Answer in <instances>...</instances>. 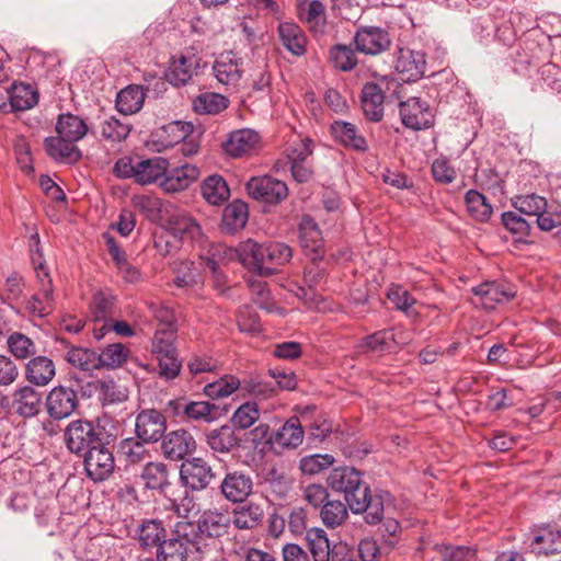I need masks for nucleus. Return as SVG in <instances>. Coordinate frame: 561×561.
<instances>
[{"mask_svg": "<svg viewBox=\"0 0 561 561\" xmlns=\"http://www.w3.org/2000/svg\"><path fill=\"white\" fill-rule=\"evenodd\" d=\"M334 458L329 454H314L300 459L299 468L305 474H317L333 465Z\"/></svg>", "mask_w": 561, "mask_h": 561, "instance_id": "nucleus-60", "label": "nucleus"}, {"mask_svg": "<svg viewBox=\"0 0 561 561\" xmlns=\"http://www.w3.org/2000/svg\"><path fill=\"white\" fill-rule=\"evenodd\" d=\"M168 168L169 162L162 157L140 160L136 163V182L145 185L162 180Z\"/></svg>", "mask_w": 561, "mask_h": 561, "instance_id": "nucleus-38", "label": "nucleus"}, {"mask_svg": "<svg viewBox=\"0 0 561 561\" xmlns=\"http://www.w3.org/2000/svg\"><path fill=\"white\" fill-rule=\"evenodd\" d=\"M514 207L528 216H537L547 208V201L545 197L537 194H527L516 196L513 201Z\"/></svg>", "mask_w": 561, "mask_h": 561, "instance_id": "nucleus-55", "label": "nucleus"}, {"mask_svg": "<svg viewBox=\"0 0 561 561\" xmlns=\"http://www.w3.org/2000/svg\"><path fill=\"white\" fill-rule=\"evenodd\" d=\"M115 316V297L110 291H96L92 297L90 318L93 327L110 322Z\"/></svg>", "mask_w": 561, "mask_h": 561, "instance_id": "nucleus-33", "label": "nucleus"}, {"mask_svg": "<svg viewBox=\"0 0 561 561\" xmlns=\"http://www.w3.org/2000/svg\"><path fill=\"white\" fill-rule=\"evenodd\" d=\"M207 446L217 454H229L240 447L241 438L236 428L225 424L205 433Z\"/></svg>", "mask_w": 561, "mask_h": 561, "instance_id": "nucleus-25", "label": "nucleus"}, {"mask_svg": "<svg viewBox=\"0 0 561 561\" xmlns=\"http://www.w3.org/2000/svg\"><path fill=\"white\" fill-rule=\"evenodd\" d=\"M353 42L356 49L367 55H377L386 50L390 45L388 34L379 27H362L356 32Z\"/></svg>", "mask_w": 561, "mask_h": 561, "instance_id": "nucleus-21", "label": "nucleus"}, {"mask_svg": "<svg viewBox=\"0 0 561 561\" xmlns=\"http://www.w3.org/2000/svg\"><path fill=\"white\" fill-rule=\"evenodd\" d=\"M241 256L243 262L250 263L260 275H272L274 268L265 265L280 266L288 263L293 257V250L284 242L260 244L250 239L242 244Z\"/></svg>", "mask_w": 561, "mask_h": 561, "instance_id": "nucleus-2", "label": "nucleus"}, {"mask_svg": "<svg viewBox=\"0 0 561 561\" xmlns=\"http://www.w3.org/2000/svg\"><path fill=\"white\" fill-rule=\"evenodd\" d=\"M260 417V411L255 403L245 402L241 404L232 414L231 422L234 428L247 430L251 427Z\"/></svg>", "mask_w": 561, "mask_h": 561, "instance_id": "nucleus-58", "label": "nucleus"}, {"mask_svg": "<svg viewBox=\"0 0 561 561\" xmlns=\"http://www.w3.org/2000/svg\"><path fill=\"white\" fill-rule=\"evenodd\" d=\"M399 87L400 84L397 80L387 78L376 83H366L360 96L364 116L370 122H380L383 117L385 101L391 98L400 100Z\"/></svg>", "mask_w": 561, "mask_h": 561, "instance_id": "nucleus-4", "label": "nucleus"}, {"mask_svg": "<svg viewBox=\"0 0 561 561\" xmlns=\"http://www.w3.org/2000/svg\"><path fill=\"white\" fill-rule=\"evenodd\" d=\"M169 231L179 241L196 240L201 237L202 230L198 222L186 214H178L169 220Z\"/></svg>", "mask_w": 561, "mask_h": 561, "instance_id": "nucleus-39", "label": "nucleus"}, {"mask_svg": "<svg viewBox=\"0 0 561 561\" xmlns=\"http://www.w3.org/2000/svg\"><path fill=\"white\" fill-rule=\"evenodd\" d=\"M175 340V329H160L156 330L152 339V353L157 356L168 354L175 351L173 342Z\"/></svg>", "mask_w": 561, "mask_h": 561, "instance_id": "nucleus-62", "label": "nucleus"}, {"mask_svg": "<svg viewBox=\"0 0 561 561\" xmlns=\"http://www.w3.org/2000/svg\"><path fill=\"white\" fill-rule=\"evenodd\" d=\"M297 13L302 22L308 23L312 28L318 26L324 19V5L319 0H297Z\"/></svg>", "mask_w": 561, "mask_h": 561, "instance_id": "nucleus-52", "label": "nucleus"}, {"mask_svg": "<svg viewBox=\"0 0 561 561\" xmlns=\"http://www.w3.org/2000/svg\"><path fill=\"white\" fill-rule=\"evenodd\" d=\"M278 36L284 47L293 55L301 56L306 53L307 38L297 24L291 22L279 23Z\"/></svg>", "mask_w": 561, "mask_h": 561, "instance_id": "nucleus-35", "label": "nucleus"}, {"mask_svg": "<svg viewBox=\"0 0 561 561\" xmlns=\"http://www.w3.org/2000/svg\"><path fill=\"white\" fill-rule=\"evenodd\" d=\"M347 517V508L341 501H329L321 510V518L328 527H335Z\"/></svg>", "mask_w": 561, "mask_h": 561, "instance_id": "nucleus-59", "label": "nucleus"}, {"mask_svg": "<svg viewBox=\"0 0 561 561\" xmlns=\"http://www.w3.org/2000/svg\"><path fill=\"white\" fill-rule=\"evenodd\" d=\"M55 129L57 135L76 141L82 139L88 133L85 122L71 113L59 115Z\"/></svg>", "mask_w": 561, "mask_h": 561, "instance_id": "nucleus-41", "label": "nucleus"}, {"mask_svg": "<svg viewBox=\"0 0 561 561\" xmlns=\"http://www.w3.org/2000/svg\"><path fill=\"white\" fill-rule=\"evenodd\" d=\"M13 407L22 417H34L42 410V394L31 386L18 388L13 393Z\"/></svg>", "mask_w": 561, "mask_h": 561, "instance_id": "nucleus-27", "label": "nucleus"}, {"mask_svg": "<svg viewBox=\"0 0 561 561\" xmlns=\"http://www.w3.org/2000/svg\"><path fill=\"white\" fill-rule=\"evenodd\" d=\"M264 517L263 508L255 503H248L233 511L232 523L238 529H253Z\"/></svg>", "mask_w": 561, "mask_h": 561, "instance_id": "nucleus-45", "label": "nucleus"}, {"mask_svg": "<svg viewBox=\"0 0 561 561\" xmlns=\"http://www.w3.org/2000/svg\"><path fill=\"white\" fill-rule=\"evenodd\" d=\"M67 362L84 371H91L100 368V358L98 353L84 347H71L66 354Z\"/></svg>", "mask_w": 561, "mask_h": 561, "instance_id": "nucleus-48", "label": "nucleus"}, {"mask_svg": "<svg viewBox=\"0 0 561 561\" xmlns=\"http://www.w3.org/2000/svg\"><path fill=\"white\" fill-rule=\"evenodd\" d=\"M81 457H83L87 476L93 481L105 480L114 470V456L107 448L105 440Z\"/></svg>", "mask_w": 561, "mask_h": 561, "instance_id": "nucleus-11", "label": "nucleus"}, {"mask_svg": "<svg viewBox=\"0 0 561 561\" xmlns=\"http://www.w3.org/2000/svg\"><path fill=\"white\" fill-rule=\"evenodd\" d=\"M245 188L252 198L267 204H279L288 196L287 184L270 175L251 178Z\"/></svg>", "mask_w": 561, "mask_h": 561, "instance_id": "nucleus-9", "label": "nucleus"}, {"mask_svg": "<svg viewBox=\"0 0 561 561\" xmlns=\"http://www.w3.org/2000/svg\"><path fill=\"white\" fill-rule=\"evenodd\" d=\"M167 430V420L164 415L154 409L140 411L136 416L135 433L137 438L156 443L162 438Z\"/></svg>", "mask_w": 561, "mask_h": 561, "instance_id": "nucleus-15", "label": "nucleus"}, {"mask_svg": "<svg viewBox=\"0 0 561 561\" xmlns=\"http://www.w3.org/2000/svg\"><path fill=\"white\" fill-rule=\"evenodd\" d=\"M7 345L9 352L16 359H27L37 352L35 343L21 332H13L8 336Z\"/></svg>", "mask_w": 561, "mask_h": 561, "instance_id": "nucleus-50", "label": "nucleus"}, {"mask_svg": "<svg viewBox=\"0 0 561 561\" xmlns=\"http://www.w3.org/2000/svg\"><path fill=\"white\" fill-rule=\"evenodd\" d=\"M115 332L119 336L131 337L135 335V330L126 321H112L104 322L101 327L94 325L92 328L93 336L96 340L103 339L107 333Z\"/></svg>", "mask_w": 561, "mask_h": 561, "instance_id": "nucleus-61", "label": "nucleus"}, {"mask_svg": "<svg viewBox=\"0 0 561 561\" xmlns=\"http://www.w3.org/2000/svg\"><path fill=\"white\" fill-rule=\"evenodd\" d=\"M79 407L77 391L67 386L54 387L45 399V408L48 416L55 421L69 417Z\"/></svg>", "mask_w": 561, "mask_h": 561, "instance_id": "nucleus-10", "label": "nucleus"}, {"mask_svg": "<svg viewBox=\"0 0 561 561\" xmlns=\"http://www.w3.org/2000/svg\"><path fill=\"white\" fill-rule=\"evenodd\" d=\"M201 190L203 197L211 205L224 204L230 196L227 182L217 174L206 178Z\"/></svg>", "mask_w": 561, "mask_h": 561, "instance_id": "nucleus-43", "label": "nucleus"}, {"mask_svg": "<svg viewBox=\"0 0 561 561\" xmlns=\"http://www.w3.org/2000/svg\"><path fill=\"white\" fill-rule=\"evenodd\" d=\"M502 222L504 227L513 234H516L519 240L529 234V222L514 211L504 213L502 215Z\"/></svg>", "mask_w": 561, "mask_h": 561, "instance_id": "nucleus-63", "label": "nucleus"}, {"mask_svg": "<svg viewBox=\"0 0 561 561\" xmlns=\"http://www.w3.org/2000/svg\"><path fill=\"white\" fill-rule=\"evenodd\" d=\"M160 375L167 379L175 378L181 370V362L178 358L176 350L168 354L158 355Z\"/></svg>", "mask_w": 561, "mask_h": 561, "instance_id": "nucleus-64", "label": "nucleus"}, {"mask_svg": "<svg viewBox=\"0 0 561 561\" xmlns=\"http://www.w3.org/2000/svg\"><path fill=\"white\" fill-rule=\"evenodd\" d=\"M216 473L208 461L201 457L186 458L180 467V481L183 486L199 492L207 489Z\"/></svg>", "mask_w": 561, "mask_h": 561, "instance_id": "nucleus-8", "label": "nucleus"}, {"mask_svg": "<svg viewBox=\"0 0 561 561\" xmlns=\"http://www.w3.org/2000/svg\"><path fill=\"white\" fill-rule=\"evenodd\" d=\"M465 202L467 210L472 218L479 221H486L492 215V206L485 196L476 190L466 193Z\"/></svg>", "mask_w": 561, "mask_h": 561, "instance_id": "nucleus-49", "label": "nucleus"}, {"mask_svg": "<svg viewBox=\"0 0 561 561\" xmlns=\"http://www.w3.org/2000/svg\"><path fill=\"white\" fill-rule=\"evenodd\" d=\"M248 217V205L241 201H233L222 211L221 230L233 234L245 226Z\"/></svg>", "mask_w": 561, "mask_h": 561, "instance_id": "nucleus-37", "label": "nucleus"}, {"mask_svg": "<svg viewBox=\"0 0 561 561\" xmlns=\"http://www.w3.org/2000/svg\"><path fill=\"white\" fill-rule=\"evenodd\" d=\"M307 548L314 561H330L331 545L322 528L313 527L306 531Z\"/></svg>", "mask_w": 561, "mask_h": 561, "instance_id": "nucleus-44", "label": "nucleus"}, {"mask_svg": "<svg viewBox=\"0 0 561 561\" xmlns=\"http://www.w3.org/2000/svg\"><path fill=\"white\" fill-rule=\"evenodd\" d=\"M202 542L195 541L193 528L185 520L176 522L156 553L157 561H187L201 557Z\"/></svg>", "mask_w": 561, "mask_h": 561, "instance_id": "nucleus-1", "label": "nucleus"}, {"mask_svg": "<svg viewBox=\"0 0 561 561\" xmlns=\"http://www.w3.org/2000/svg\"><path fill=\"white\" fill-rule=\"evenodd\" d=\"M56 375L54 362L43 355L32 357L25 366V378L34 386H47Z\"/></svg>", "mask_w": 561, "mask_h": 561, "instance_id": "nucleus-29", "label": "nucleus"}, {"mask_svg": "<svg viewBox=\"0 0 561 561\" xmlns=\"http://www.w3.org/2000/svg\"><path fill=\"white\" fill-rule=\"evenodd\" d=\"M147 442L136 437L122 439L117 446V457L125 468L146 463L151 458L150 450L146 447Z\"/></svg>", "mask_w": 561, "mask_h": 561, "instance_id": "nucleus-26", "label": "nucleus"}, {"mask_svg": "<svg viewBox=\"0 0 561 561\" xmlns=\"http://www.w3.org/2000/svg\"><path fill=\"white\" fill-rule=\"evenodd\" d=\"M298 231L305 254L310 261H321L324 256V243L321 231L314 219L309 215L302 216Z\"/></svg>", "mask_w": 561, "mask_h": 561, "instance_id": "nucleus-16", "label": "nucleus"}, {"mask_svg": "<svg viewBox=\"0 0 561 561\" xmlns=\"http://www.w3.org/2000/svg\"><path fill=\"white\" fill-rule=\"evenodd\" d=\"M185 522L186 525L193 528L195 541L202 542V551L204 552V548L206 547L204 539L219 538L227 535L231 519L227 514L218 510H207L199 515L196 523Z\"/></svg>", "mask_w": 561, "mask_h": 561, "instance_id": "nucleus-7", "label": "nucleus"}, {"mask_svg": "<svg viewBox=\"0 0 561 561\" xmlns=\"http://www.w3.org/2000/svg\"><path fill=\"white\" fill-rule=\"evenodd\" d=\"M104 440V428L87 419L73 420L64 430L67 449L80 457Z\"/></svg>", "mask_w": 561, "mask_h": 561, "instance_id": "nucleus-3", "label": "nucleus"}, {"mask_svg": "<svg viewBox=\"0 0 561 561\" xmlns=\"http://www.w3.org/2000/svg\"><path fill=\"white\" fill-rule=\"evenodd\" d=\"M394 69L403 81L421 79L426 69L425 54L405 47H400L394 57Z\"/></svg>", "mask_w": 561, "mask_h": 561, "instance_id": "nucleus-14", "label": "nucleus"}, {"mask_svg": "<svg viewBox=\"0 0 561 561\" xmlns=\"http://www.w3.org/2000/svg\"><path fill=\"white\" fill-rule=\"evenodd\" d=\"M145 96L140 85L130 84L117 93L116 108L124 115L135 114L142 107Z\"/></svg>", "mask_w": 561, "mask_h": 561, "instance_id": "nucleus-40", "label": "nucleus"}, {"mask_svg": "<svg viewBox=\"0 0 561 561\" xmlns=\"http://www.w3.org/2000/svg\"><path fill=\"white\" fill-rule=\"evenodd\" d=\"M531 551L537 556L561 553V529L546 526L537 530L530 543Z\"/></svg>", "mask_w": 561, "mask_h": 561, "instance_id": "nucleus-30", "label": "nucleus"}, {"mask_svg": "<svg viewBox=\"0 0 561 561\" xmlns=\"http://www.w3.org/2000/svg\"><path fill=\"white\" fill-rule=\"evenodd\" d=\"M329 486L334 492H341L344 494V500L348 505L351 497V469L347 467L334 468L329 478Z\"/></svg>", "mask_w": 561, "mask_h": 561, "instance_id": "nucleus-57", "label": "nucleus"}, {"mask_svg": "<svg viewBox=\"0 0 561 561\" xmlns=\"http://www.w3.org/2000/svg\"><path fill=\"white\" fill-rule=\"evenodd\" d=\"M360 472L353 468V514H364V520L369 525L379 524L383 518L382 494H371L368 484L358 478Z\"/></svg>", "mask_w": 561, "mask_h": 561, "instance_id": "nucleus-5", "label": "nucleus"}, {"mask_svg": "<svg viewBox=\"0 0 561 561\" xmlns=\"http://www.w3.org/2000/svg\"><path fill=\"white\" fill-rule=\"evenodd\" d=\"M402 124L411 129L420 130L433 125L434 115L426 102L419 98H410L407 101L399 100Z\"/></svg>", "mask_w": 561, "mask_h": 561, "instance_id": "nucleus-13", "label": "nucleus"}, {"mask_svg": "<svg viewBox=\"0 0 561 561\" xmlns=\"http://www.w3.org/2000/svg\"><path fill=\"white\" fill-rule=\"evenodd\" d=\"M387 296L391 304H393L398 310H401L407 316L414 317L417 314L413 308V306L416 304V300L405 288L401 286H391Z\"/></svg>", "mask_w": 561, "mask_h": 561, "instance_id": "nucleus-56", "label": "nucleus"}, {"mask_svg": "<svg viewBox=\"0 0 561 561\" xmlns=\"http://www.w3.org/2000/svg\"><path fill=\"white\" fill-rule=\"evenodd\" d=\"M201 58L193 51L187 49L179 57H173L165 78L174 87H183L192 79L193 72L199 66Z\"/></svg>", "mask_w": 561, "mask_h": 561, "instance_id": "nucleus-19", "label": "nucleus"}, {"mask_svg": "<svg viewBox=\"0 0 561 561\" xmlns=\"http://www.w3.org/2000/svg\"><path fill=\"white\" fill-rule=\"evenodd\" d=\"M213 70L218 82L236 84L241 77L240 59L232 53L221 54L214 62Z\"/></svg>", "mask_w": 561, "mask_h": 561, "instance_id": "nucleus-36", "label": "nucleus"}, {"mask_svg": "<svg viewBox=\"0 0 561 561\" xmlns=\"http://www.w3.org/2000/svg\"><path fill=\"white\" fill-rule=\"evenodd\" d=\"M129 350L122 343L110 344L100 354L98 353L100 367H119L126 362Z\"/></svg>", "mask_w": 561, "mask_h": 561, "instance_id": "nucleus-53", "label": "nucleus"}, {"mask_svg": "<svg viewBox=\"0 0 561 561\" xmlns=\"http://www.w3.org/2000/svg\"><path fill=\"white\" fill-rule=\"evenodd\" d=\"M76 140H69L57 135L47 137L44 141L47 154L57 162L75 164L82 158V152L76 146Z\"/></svg>", "mask_w": 561, "mask_h": 561, "instance_id": "nucleus-24", "label": "nucleus"}, {"mask_svg": "<svg viewBox=\"0 0 561 561\" xmlns=\"http://www.w3.org/2000/svg\"><path fill=\"white\" fill-rule=\"evenodd\" d=\"M96 393L102 405L122 403L128 399L126 387L117 383L113 379H101L88 383Z\"/></svg>", "mask_w": 561, "mask_h": 561, "instance_id": "nucleus-34", "label": "nucleus"}, {"mask_svg": "<svg viewBox=\"0 0 561 561\" xmlns=\"http://www.w3.org/2000/svg\"><path fill=\"white\" fill-rule=\"evenodd\" d=\"M199 170L193 165L185 163L172 170L165 171L160 182V187L167 193H175L187 188L197 180Z\"/></svg>", "mask_w": 561, "mask_h": 561, "instance_id": "nucleus-23", "label": "nucleus"}, {"mask_svg": "<svg viewBox=\"0 0 561 561\" xmlns=\"http://www.w3.org/2000/svg\"><path fill=\"white\" fill-rule=\"evenodd\" d=\"M229 100L219 93H204L193 101V108L198 114L216 115L225 111Z\"/></svg>", "mask_w": 561, "mask_h": 561, "instance_id": "nucleus-46", "label": "nucleus"}, {"mask_svg": "<svg viewBox=\"0 0 561 561\" xmlns=\"http://www.w3.org/2000/svg\"><path fill=\"white\" fill-rule=\"evenodd\" d=\"M240 385L237 377L226 375L214 382L207 383L204 387V393L213 400L226 398L239 389Z\"/></svg>", "mask_w": 561, "mask_h": 561, "instance_id": "nucleus-51", "label": "nucleus"}, {"mask_svg": "<svg viewBox=\"0 0 561 561\" xmlns=\"http://www.w3.org/2000/svg\"><path fill=\"white\" fill-rule=\"evenodd\" d=\"M403 332L382 330L364 337L357 346L362 352H391L396 345L405 344L401 336Z\"/></svg>", "mask_w": 561, "mask_h": 561, "instance_id": "nucleus-32", "label": "nucleus"}, {"mask_svg": "<svg viewBox=\"0 0 561 561\" xmlns=\"http://www.w3.org/2000/svg\"><path fill=\"white\" fill-rule=\"evenodd\" d=\"M169 533L163 520L145 519L137 529V539L144 549L157 552Z\"/></svg>", "mask_w": 561, "mask_h": 561, "instance_id": "nucleus-28", "label": "nucleus"}, {"mask_svg": "<svg viewBox=\"0 0 561 561\" xmlns=\"http://www.w3.org/2000/svg\"><path fill=\"white\" fill-rule=\"evenodd\" d=\"M8 113L24 112L38 103V92L28 83L14 82L4 93Z\"/></svg>", "mask_w": 561, "mask_h": 561, "instance_id": "nucleus-22", "label": "nucleus"}, {"mask_svg": "<svg viewBox=\"0 0 561 561\" xmlns=\"http://www.w3.org/2000/svg\"><path fill=\"white\" fill-rule=\"evenodd\" d=\"M54 304V289L47 286L46 289L38 287V291L27 301L26 309L31 314L43 318L53 312Z\"/></svg>", "mask_w": 561, "mask_h": 561, "instance_id": "nucleus-47", "label": "nucleus"}, {"mask_svg": "<svg viewBox=\"0 0 561 561\" xmlns=\"http://www.w3.org/2000/svg\"><path fill=\"white\" fill-rule=\"evenodd\" d=\"M254 481L252 476L241 469L227 468L218 490L219 494L229 503L241 504L253 493Z\"/></svg>", "mask_w": 561, "mask_h": 561, "instance_id": "nucleus-6", "label": "nucleus"}, {"mask_svg": "<svg viewBox=\"0 0 561 561\" xmlns=\"http://www.w3.org/2000/svg\"><path fill=\"white\" fill-rule=\"evenodd\" d=\"M162 437L161 450L167 459L184 461L196 449L193 435L185 430L172 431Z\"/></svg>", "mask_w": 561, "mask_h": 561, "instance_id": "nucleus-18", "label": "nucleus"}, {"mask_svg": "<svg viewBox=\"0 0 561 561\" xmlns=\"http://www.w3.org/2000/svg\"><path fill=\"white\" fill-rule=\"evenodd\" d=\"M477 298L474 304H480L485 309H494L497 304L507 302L515 297L513 286L500 282H485L471 289Z\"/></svg>", "mask_w": 561, "mask_h": 561, "instance_id": "nucleus-17", "label": "nucleus"}, {"mask_svg": "<svg viewBox=\"0 0 561 561\" xmlns=\"http://www.w3.org/2000/svg\"><path fill=\"white\" fill-rule=\"evenodd\" d=\"M140 479L145 489L161 495H167L172 485L169 468L161 461H147L140 472Z\"/></svg>", "mask_w": 561, "mask_h": 561, "instance_id": "nucleus-20", "label": "nucleus"}, {"mask_svg": "<svg viewBox=\"0 0 561 561\" xmlns=\"http://www.w3.org/2000/svg\"><path fill=\"white\" fill-rule=\"evenodd\" d=\"M130 125L112 116L101 123V135L105 140L119 142L127 138Z\"/></svg>", "mask_w": 561, "mask_h": 561, "instance_id": "nucleus-54", "label": "nucleus"}, {"mask_svg": "<svg viewBox=\"0 0 561 561\" xmlns=\"http://www.w3.org/2000/svg\"><path fill=\"white\" fill-rule=\"evenodd\" d=\"M304 440V430L298 417H290L274 435V444L283 448H296Z\"/></svg>", "mask_w": 561, "mask_h": 561, "instance_id": "nucleus-42", "label": "nucleus"}, {"mask_svg": "<svg viewBox=\"0 0 561 561\" xmlns=\"http://www.w3.org/2000/svg\"><path fill=\"white\" fill-rule=\"evenodd\" d=\"M172 413L184 421L211 423L217 419L218 408L207 401H187L184 398L169 402Z\"/></svg>", "mask_w": 561, "mask_h": 561, "instance_id": "nucleus-12", "label": "nucleus"}, {"mask_svg": "<svg viewBox=\"0 0 561 561\" xmlns=\"http://www.w3.org/2000/svg\"><path fill=\"white\" fill-rule=\"evenodd\" d=\"M259 140L260 136L256 131L244 128L230 133L222 146L227 154L238 158L252 151Z\"/></svg>", "mask_w": 561, "mask_h": 561, "instance_id": "nucleus-31", "label": "nucleus"}]
</instances>
